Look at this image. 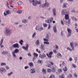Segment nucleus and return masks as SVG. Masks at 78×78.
<instances>
[{
	"label": "nucleus",
	"instance_id": "obj_1",
	"mask_svg": "<svg viewBox=\"0 0 78 78\" xmlns=\"http://www.w3.org/2000/svg\"><path fill=\"white\" fill-rule=\"evenodd\" d=\"M29 2L30 3H33V6H37V5L38 4V5H40L41 4V2L40 1H35L34 0H33L31 1V0H29Z\"/></svg>",
	"mask_w": 78,
	"mask_h": 78
},
{
	"label": "nucleus",
	"instance_id": "obj_2",
	"mask_svg": "<svg viewBox=\"0 0 78 78\" xmlns=\"http://www.w3.org/2000/svg\"><path fill=\"white\" fill-rule=\"evenodd\" d=\"M11 31L8 29H6L4 32L5 35L6 36H10L11 34Z\"/></svg>",
	"mask_w": 78,
	"mask_h": 78
},
{
	"label": "nucleus",
	"instance_id": "obj_3",
	"mask_svg": "<svg viewBox=\"0 0 78 78\" xmlns=\"http://www.w3.org/2000/svg\"><path fill=\"white\" fill-rule=\"evenodd\" d=\"M35 29L36 30H37L39 31H42V30H44L43 27H41L39 26H37L35 28Z\"/></svg>",
	"mask_w": 78,
	"mask_h": 78
},
{
	"label": "nucleus",
	"instance_id": "obj_4",
	"mask_svg": "<svg viewBox=\"0 0 78 78\" xmlns=\"http://www.w3.org/2000/svg\"><path fill=\"white\" fill-rule=\"evenodd\" d=\"M49 4H48V2H47V0L45 1V3L44 4H42L41 7L42 8H44V7H48Z\"/></svg>",
	"mask_w": 78,
	"mask_h": 78
},
{
	"label": "nucleus",
	"instance_id": "obj_5",
	"mask_svg": "<svg viewBox=\"0 0 78 78\" xmlns=\"http://www.w3.org/2000/svg\"><path fill=\"white\" fill-rule=\"evenodd\" d=\"M53 52L52 51H51L49 53V54L48 53L46 54V55L48 56V58H51L52 57V55H53Z\"/></svg>",
	"mask_w": 78,
	"mask_h": 78
},
{
	"label": "nucleus",
	"instance_id": "obj_6",
	"mask_svg": "<svg viewBox=\"0 0 78 78\" xmlns=\"http://www.w3.org/2000/svg\"><path fill=\"white\" fill-rule=\"evenodd\" d=\"M0 72L1 73L3 74V73H5L6 72V69L4 68H1L0 69Z\"/></svg>",
	"mask_w": 78,
	"mask_h": 78
},
{
	"label": "nucleus",
	"instance_id": "obj_7",
	"mask_svg": "<svg viewBox=\"0 0 78 78\" xmlns=\"http://www.w3.org/2000/svg\"><path fill=\"white\" fill-rule=\"evenodd\" d=\"M67 31H68V37H70L71 36V34L72 33V30L70 29H69V28L67 29Z\"/></svg>",
	"mask_w": 78,
	"mask_h": 78
},
{
	"label": "nucleus",
	"instance_id": "obj_8",
	"mask_svg": "<svg viewBox=\"0 0 78 78\" xmlns=\"http://www.w3.org/2000/svg\"><path fill=\"white\" fill-rule=\"evenodd\" d=\"M9 14H11V11L9 10H8L6 11V13L4 12V16H7V15H9Z\"/></svg>",
	"mask_w": 78,
	"mask_h": 78
},
{
	"label": "nucleus",
	"instance_id": "obj_9",
	"mask_svg": "<svg viewBox=\"0 0 78 78\" xmlns=\"http://www.w3.org/2000/svg\"><path fill=\"white\" fill-rule=\"evenodd\" d=\"M29 48V46H28V44L26 45V47H25V46H23L22 47V48H23L24 49V50H26V51H27V50H28Z\"/></svg>",
	"mask_w": 78,
	"mask_h": 78
},
{
	"label": "nucleus",
	"instance_id": "obj_10",
	"mask_svg": "<svg viewBox=\"0 0 78 78\" xmlns=\"http://www.w3.org/2000/svg\"><path fill=\"white\" fill-rule=\"evenodd\" d=\"M12 47H13V48H19V45L18 43H16L13 44Z\"/></svg>",
	"mask_w": 78,
	"mask_h": 78
},
{
	"label": "nucleus",
	"instance_id": "obj_11",
	"mask_svg": "<svg viewBox=\"0 0 78 78\" xmlns=\"http://www.w3.org/2000/svg\"><path fill=\"white\" fill-rule=\"evenodd\" d=\"M70 45L73 50L74 51L75 50V48H74V46H73V42H71L70 43Z\"/></svg>",
	"mask_w": 78,
	"mask_h": 78
},
{
	"label": "nucleus",
	"instance_id": "obj_12",
	"mask_svg": "<svg viewBox=\"0 0 78 78\" xmlns=\"http://www.w3.org/2000/svg\"><path fill=\"white\" fill-rule=\"evenodd\" d=\"M39 57L41 58H45L46 57V55L44 54H43L42 55L39 54Z\"/></svg>",
	"mask_w": 78,
	"mask_h": 78
},
{
	"label": "nucleus",
	"instance_id": "obj_13",
	"mask_svg": "<svg viewBox=\"0 0 78 78\" xmlns=\"http://www.w3.org/2000/svg\"><path fill=\"white\" fill-rule=\"evenodd\" d=\"M30 71H31L30 73L31 74H33V73H36V71L35 70V69L34 68H32L30 69Z\"/></svg>",
	"mask_w": 78,
	"mask_h": 78
},
{
	"label": "nucleus",
	"instance_id": "obj_14",
	"mask_svg": "<svg viewBox=\"0 0 78 78\" xmlns=\"http://www.w3.org/2000/svg\"><path fill=\"white\" fill-rule=\"evenodd\" d=\"M3 39H2L1 41L0 42V45L1 46V48H3L4 47V46L3 45H2L3 44Z\"/></svg>",
	"mask_w": 78,
	"mask_h": 78
},
{
	"label": "nucleus",
	"instance_id": "obj_15",
	"mask_svg": "<svg viewBox=\"0 0 78 78\" xmlns=\"http://www.w3.org/2000/svg\"><path fill=\"white\" fill-rule=\"evenodd\" d=\"M46 23H51L52 22V20H51L50 19H48L47 20H45Z\"/></svg>",
	"mask_w": 78,
	"mask_h": 78
},
{
	"label": "nucleus",
	"instance_id": "obj_16",
	"mask_svg": "<svg viewBox=\"0 0 78 78\" xmlns=\"http://www.w3.org/2000/svg\"><path fill=\"white\" fill-rule=\"evenodd\" d=\"M40 49H41L42 50H45V48L44 47V45L41 44V45L40 47Z\"/></svg>",
	"mask_w": 78,
	"mask_h": 78
},
{
	"label": "nucleus",
	"instance_id": "obj_17",
	"mask_svg": "<svg viewBox=\"0 0 78 78\" xmlns=\"http://www.w3.org/2000/svg\"><path fill=\"white\" fill-rule=\"evenodd\" d=\"M53 29L54 32L56 33V32L57 31V29L56 28V25H55L54 26Z\"/></svg>",
	"mask_w": 78,
	"mask_h": 78
},
{
	"label": "nucleus",
	"instance_id": "obj_18",
	"mask_svg": "<svg viewBox=\"0 0 78 78\" xmlns=\"http://www.w3.org/2000/svg\"><path fill=\"white\" fill-rule=\"evenodd\" d=\"M42 73L43 74H46L47 73V71H46V69H43L42 70Z\"/></svg>",
	"mask_w": 78,
	"mask_h": 78
},
{
	"label": "nucleus",
	"instance_id": "obj_19",
	"mask_svg": "<svg viewBox=\"0 0 78 78\" xmlns=\"http://www.w3.org/2000/svg\"><path fill=\"white\" fill-rule=\"evenodd\" d=\"M66 11V9L62 10L61 12L62 15H64L66 14V13L65 12V11Z\"/></svg>",
	"mask_w": 78,
	"mask_h": 78
},
{
	"label": "nucleus",
	"instance_id": "obj_20",
	"mask_svg": "<svg viewBox=\"0 0 78 78\" xmlns=\"http://www.w3.org/2000/svg\"><path fill=\"white\" fill-rule=\"evenodd\" d=\"M13 52L15 53H19V50L18 49L16 48L15 50Z\"/></svg>",
	"mask_w": 78,
	"mask_h": 78
},
{
	"label": "nucleus",
	"instance_id": "obj_21",
	"mask_svg": "<svg viewBox=\"0 0 78 78\" xmlns=\"http://www.w3.org/2000/svg\"><path fill=\"white\" fill-rule=\"evenodd\" d=\"M71 19H72V20H74V21H77V19H76V17L72 16L71 17Z\"/></svg>",
	"mask_w": 78,
	"mask_h": 78
},
{
	"label": "nucleus",
	"instance_id": "obj_22",
	"mask_svg": "<svg viewBox=\"0 0 78 78\" xmlns=\"http://www.w3.org/2000/svg\"><path fill=\"white\" fill-rule=\"evenodd\" d=\"M40 44V42H39V40H37L36 41V42H35V44L37 45H39Z\"/></svg>",
	"mask_w": 78,
	"mask_h": 78
},
{
	"label": "nucleus",
	"instance_id": "obj_23",
	"mask_svg": "<svg viewBox=\"0 0 78 78\" xmlns=\"http://www.w3.org/2000/svg\"><path fill=\"white\" fill-rule=\"evenodd\" d=\"M2 53V55H5L8 53V51H3Z\"/></svg>",
	"mask_w": 78,
	"mask_h": 78
},
{
	"label": "nucleus",
	"instance_id": "obj_24",
	"mask_svg": "<svg viewBox=\"0 0 78 78\" xmlns=\"http://www.w3.org/2000/svg\"><path fill=\"white\" fill-rule=\"evenodd\" d=\"M65 19L66 20H67L68 19H69V15L68 14H66L65 15Z\"/></svg>",
	"mask_w": 78,
	"mask_h": 78
},
{
	"label": "nucleus",
	"instance_id": "obj_25",
	"mask_svg": "<svg viewBox=\"0 0 78 78\" xmlns=\"http://www.w3.org/2000/svg\"><path fill=\"white\" fill-rule=\"evenodd\" d=\"M63 71H64V72H67V67L65 66V68H63Z\"/></svg>",
	"mask_w": 78,
	"mask_h": 78
},
{
	"label": "nucleus",
	"instance_id": "obj_26",
	"mask_svg": "<svg viewBox=\"0 0 78 78\" xmlns=\"http://www.w3.org/2000/svg\"><path fill=\"white\" fill-rule=\"evenodd\" d=\"M28 22V20H24L22 21V22L23 23H27Z\"/></svg>",
	"mask_w": 78,
	"mask_h": 78
},
{
	"label": "nucleus",
	"instance_id": "obj_27",
	"mask_svg": "<svg viewBox=\"0 0 78 78\" xmlns=\"http://www.w3.org/2000/svg\"><path fill=\"white\" fill-rule=\"evenodd\" d=\"M47 72L49 73H51V69H47Z\"/></svg>",
	"mask_w": 78,
	"mask_h": 78
},
{
	"label": "nucleus",
	"instance_id": "obj_28",
	"mask_svg": "<svg viewBox=\"0 0 78 78\" xmlns=\"http://www.w3.org/2000/svg\"><path fill=\"white\" fill-rule=\"evenodd\" d=\"M29 65L30 67H32V66H34L33 63L32 62H30L29 63Z\"/></svg>",
	"mask_w": 78,
	"mask_h": 78
},
{
	"label": "nucleus",
	"instance_id": "obj_29",
	"mask_svg": "<svg viewBox=\"0 0 78 78\" xmlns=\"http://www.w3.org/2000/svg\"><path fill=\"white\" fill-rule=\"evenodd\" d=\"M52 11H53V15L54 16H56V10L55 9H54Z\"/></svg>",
	"mask_w": 78,
	"mask_h": 78
},
{
	"label": "nucleus",
	"instance_id": "obj_30",
	"mask_svg": "<svg viewBox=\"0 0 78 78\" xmlns=\"http://www.w3.org/2000/svg\"><path fill=\"white\" fill-rule=\"evenodd\" d=\"M7 7L8 8H9V9H11V8H12V7H13V6L12 5H10V6H9V4H8V3L7 4Z\"/></svg>",
	"mask_w": 78,
	"mask_h": 78
},
{
	"label": "nucleus",
	"instance_id": "obj_31",
	"mask_svg": "<svg viewBox=\"0 0 78 78\" xmlns=\"http://www.w3.org/2000/svg\"><path fill=\"white\" fill-rule=\"evenodd\" d=\"M6 64L5 62H2L1 64V66H6Z\"/></svg>",
	"mask_w": 78,
	"mask_h": 78
},
{
	"label": "nucleus",
	"instance_id": "obj_32",
	"mask_svg": "<svg viewBox=\"0 0 78 78\" xmlns=\"http://www.w3.org/2000/svg\"><path fill=\"white\" fill-rule=\"evenodd\" d=\"M66 7H67V3H65L63 5V8H66Z\"/></svg>",
	"mask_w": 78,
	"mask_h": 78
},
{
	"label": "nucleus",
	"instance_id": "obj_33",
	"mask_svg": "<svg viewBox=\"0 0 78 78\" xmlns=\"http://www.w3.org/2000/svg\"><path fill=\"white\" fill-rule=\"evenodd\" d=\"M33 55L34 56L36 57V58H37V56H38V55L36 53H33Z\"/></svg>",
	"mask_w": 78,
	"mask_h": 78
},
{
	"label": "nucleus",
	"instance_id": "obj_34",
	"mask_svg": "<svg viewBox=\"0 0 78 78\" xmlns=\"http://www.w3.org/2000/svg\"><path fill=\"white\" fill-rule=\"evenodd\" d=\"M68 78H72V75L71 74H69L68 75Z\"/></svg>",
	"mask_w": 78,
	"mask_h": 78
},
{
	"label": "nucleus",
	"instance_id": "obj_35",
	"mask_svg": "<svg viewBox=\"0 0 78 78\" xmlns=\"http://www.w3.org/2000/svg\"><path fill=\"white\" fill-rule=\"evenodd\" d=\"M55 70H56V69L55 67H53L52 68V72L54 73L55 72Z\"/></svg>",
	"mask_w": 78,
	"mask_h": 78
},
{
	"label": "nucleus",
	"instance_id": "obj_36",
	"mask_svg": "<svg viewBox=\"0 0 78 78\" xmlns=\"http://www.w3.org/2000/svg\"><path fill=\"white\" fill-rule=\"evenodd\" d=\"M19 42L21 45H22V44H23V41L22 40H21Z\"/></svg>",
	"mask_w": 78,
	"mask_h": 78
},
{
	"label": "nucleus",
	"instance_id": "obj_37",
	"mask_svg": "<svg viewBox=\"0 0 78 78\" xmlns=\"http://www.w3.org/2000/svg\"><path fill=\"white\" fill-rule=\"evenodd\" d=\"M49 37L50 35L48 34H47V35L46 36V39H49Z\"/></svg>",
	"mask_w": 78,
	"mask_h": 78
},
{
	"label": "nucleus",
	"instance_id": "obj_38",
	"mask_svg": "<svg viewBox=\"0 0 78 78\" xmlns=\"http://www.w3.org/2000/svg\"><path fill=\"white\" fill-rule=\"evenodd\" d=\"M62 69H58V72L59 73H61L62 72Z\"/></svg>",
	"mask_w": 78,
	"mask_h": 78
},
{
	"label": "nucleus",
	"instance_id": "obj_39",
	"mask_svg": "<svg viewBox=\"0 0 78 78\" xmlns=\"http://www.w3.org/2000/svg\"><path fill=\"white\" fill-rule=\"evenodd\" d=\"M44 44H47V45H48L49 44V42H47V41H44Z\"/></svg>",
	"mask_w": 78,
	"mask_h": 78
},
{
	"label": "nucleus",
	"instance_id": "obj_40",
	"mask_svg": "<svg viewBox=\"0 0 78 78\" xmlns=\"http://www.w3.org/2000/svg\"><path fill=\"white\" fill-rule=\"evenodd\" d=\"M61 36H63L64 35V31H61Z\"/></svg>",
	"mask_w": 78,
	"mask_h": 78
},
{
	"label": "nucleus",
	"instance_id": "obj_41",
	"mask_svg": "<svg viewBox=\"0 0 78 78\" xmlns=\"http://www.w3.org/2000/svg\"><path fill=\"white\" fill-rule=\"evenodd\" d=\"M22 10H18L17 11V12L18 13V14H20V13H21V12H22Z\"/></svg>",
	"mask_w": 78,
	"mask_h": 78
},
{
	"label": "nucleus",
	"instance_id": "obj_42",
	"mask_svg": "<svg viewBox=\"0 0 78 78\" xmlns=\"http://www.w3.org/2000/svg\"><path fill=\"white\" fill-rule=\"evenodd\" d=\"M18 5H20L22 4V2H18Z\"/></svg>",
	"mask_w": 78,
	"mask_h": 78
},
{
	"label": "nucleus",
	"instance_id": "obj_43",
	"mask_svg": "<svg viewBox=\"0 0 78 78\" xmlns=\"http://www.w3.org/2000/svg\"><path fill=\"white\" fill-rule=\"evenodd\" d=\"M12 55L14 57H16V54H15V52H13L12 53Z\"/></svg>",
	"mask_w": 78,
	"mask_h": 78
},
{
	"label": "nucleus",
	"instance_id": "obj_44",
	"mask_svg": "<svg viewBox=\"0 0 78 78\" xmlns=\"http://www.w3.org/2000/svg\"><path fill=\"white\" fill-rule=\"evenodd\" d=\"M49 62H50V64H51V66H53V65H54V63H53L51 61H49Z\"/></svg>",
	"mask_w": 78,
	"mask_h": 78
},
{
	"label": "nucleus",
	"instance_id": "obj_45",
	"mask_svg": "<svg viewBox=\"0 0 78 78\" xmlns=\"http://www.w3.org/2000/svg\"><path fill=\"white\" fill-rule=\"evenodd\" d=\"M47 26H48V25L46 23H44L43 24V26L44 27H47Z\"/></svg>",
	"mask_w": 78,
	"mask_h": 78
},
{
	"label": "nucleus",
	"instance_id": "obj_46",
	"mask_svg": "<svg viewBox=\"0 0 78 78\" xmlns=\"http://www.w3.org/2000/svg\"><path fill=\"white\" fill-rule=\"evenodd\" d=\"M48 30H50L51 27V25H50V24L48 25Z\"/></svg>",
	"mask_w": 78,
	"mask_h": 78
},
{
	"label": "nucleus",
	"instance_id": "obj_47",
	"mask_svg": "<svg viewBox=\"0 0 78 78\" xmlns=\"http://www.w3.org/2000/svg\"><path fill=\"white\" fill-rule=\"evenodd\" d=\"M67 50H69V51H72V49H71V48H69V47H67Z\"/></svg>",
	"mask_w": 78,
	"mask_h": 78
},
{
	"label": "nucleus",
	"instance_id": "obj_48",
	"mask_svg": "<svg viewBox=\"0 0 78 78\" xmlns=\"http://www.w3.org/2000/svg\"><path fill=\"white\" fill-rule=\"evenodd\" d=\"M11 74H12V72H11L10 73L7 74V75L8 76H10Z\"/></svg>",
	"mask_w": 78,
	"mask_h": 78
},
{
	"label": "nucleus",
	"instance_id": "obj_49",
	"mask_svg": "<svg viewBox=\"0 0 78 78\" xmlns=\"http://www.w3.org/2000/svg\"><path fill=\"white\" fill-rule=\"evenodd\" d=\"M36 36V32H34L32 35V37L33 38Z\"/></svg>",
	"mask_w": 78,
	"mask_h": 78
},
{
	"label": "nucleus",
	"instance_id": "obj_50",
	"mask_svg": "<svg viewBox=\"0 0 78 78\" xmlns=\"http://www.w3.org/2000/svg\"><path fill=\"white\" fill-rule=\"evenodd\" d=\"M58 55V56H60V57H62V55H61V53H58L57 54Z\"/></svg>",
	"mask_w": 78,
	"mask_h": 78
},
{
	"label": "nucleus",
	"instance_id": "obj_51",
	"mask_svg": "<svg viewBox=\"0 0 78 78\" xmlns=\"http://www.w3.org/2000/svg\"><path fill=\"white\" fill-rule=\"evenodd\" d=\"M72 66L73 67H74V68H76V66L74 64H72Z\"/></svg>",
	"mask_w": 78,
	"mask_h": 78
},
{
	"label": "nucleus",
	"instance_id": "obj_52",
	"mask_svg": "<svg viewBox=\"0 0 78 78\" xmlns=\"http://www.w3.org/2000/svg\"><path fill=\"white\" fill-rule=\"evenodd\" d=\"M71 12H74V13H75V12H76V11H75V9H73L71 11Z\"/></svg>",
	"mask_w": 78,
	"mask_h": 78
},
{
	"label": "nucleus",
	"instance_id": "obj_53",
	"mask_svg": "<svg viewBox=\"0 0 78 78\" xmlns=\"http://www.w3.org/2000/svg\"><path fill=\"white\" fill-rule=\"evenodd\" d=\"M5 68L6 69H7V70H8L9 69V66H6Z\"/></svg>",
	"mask_w": 78,
	"mask_h": 78
},
{
	"label": "nucleus",
	"instance_id": "obj_54",
	"mask_svg": "<svg viewBox=\"0 0 78 78\" xmlns=\"http://www.w3.org/2000/svg\"><path fill=\"white\" fill-rule=\"evenodd\" d=\"M68 23L69 25H70L71 23H70V19L68 20Z\"/></svg>",
	"mask_w": 78,
	"mask_h": 78
},
{
	"label": "nucleus",
	"instance_id": "obj_55",
	"mask_svg": "<svg viewBox=\"0 0 78 78\" xmlns=\"http://www.w3.org/2000/svg\"><path fill=\"white\" fill-rule=\"evenodd\" d=\"M61 78H65L64 77V74H62V76H61Z\"/></svg>",
	"mask_w": 78,
	"mask_h": 78
},
{
	"label": "nucleus",
	"instance_id": "obj_56",
	"mask_svg": "<svg viewBox=\"0 0 78 78\" xmlns=\"http://www.w3.org/2000/svg\"><path fill=\"white\" fill-rule=\"evenodd\" d=\"M47 66L48 67H49V68H50V67H51V64L48 63V65Z\"/></svg>",
	"mask_w": 78,
	"mask_h": 78
},
{
	"label": "nucleus",
	"instance_id": "obj_57",
	"mask_svg": "<svg viewBox=\"0 0 78 78\" xmlns=\"http://www.w3.org/2000/svg\"><path fill=\"white\" fill-rule=\"evenodd\" d=\"M27 55L28 56H30H30H31V53L30 52H29V53H28L27 54Z\"/></svg>",
	"mask_w": 78,
	"mask_h": 78
},
{
	"label": "nucleus",
	"instance_id": "obj_58",
	"mask_svg": "<svg viewBox=\"0 0 78 78\" xmlns=\"http://www.w3.org/2000/svg\"><path fill=\"white\" fill-rule=\"evenodd\" d=\"M74 76L76 78L77 77V74H76V73H74Z\"/></svg>",
	"mask_w": 78,
	"mask_h": 78
},
{
	"label": "nucleus",
	"instance_id": "obj_59",
	"mask_svg": "<svg viewBox=\"0 0 78 78\" xmlns=\"http://www.w3.org/2000/svg\"><path fill=\"white\" fill-rule=\"evenodd\" d=\"M29 67H28V66H26L24 67V69H28V68Z\"/></svg>",
	"mask_w": 78,
	"mask_h": 78
},
{
	"label": "nucleus",
	"instance_id": "obj_60",
	"mask_svg": "<svg viewBox=\"0 0 78 78\" xmlns=\"http://www.w3.org/2000/svg\"><path fill=\"white\" fill-rule=\"evenodd\" d=\"M55 48L56 49H58L59 47H58V46L57 45H55Z\"/></svg>",
	"mask_w": 78,
	"mask_h": 78
},
{
	"label": "nucleus",
	"instance_id": "obj_61",
	"mask_svg": "<svg viewBox=\"0 0 78 78\" xmlns=\"http://www.w3.org/2000/svg\"><path fill=\"white\" fill-rule=\"evenodd\" d=\"M38 63H39V64H41V62H42V60H38Z\"/></svg>",
	"mask_w": 78,
	"mask_h": 78
},
{
	"label": "nucleus",
	"instance_id": "obj_62",
	"mask_svg": "<svg viewBox=\"0 0 78 78\" xmlns=\"http://www.w3.org/2000/svg\"><path fill=\"white\" fill-rule=\"evenodd\" d=\"M43 40L44 41H48V40L46 38H44Z\"/></svg>",
	"mask_w": 78,
	"mask_h": 78
},
{
	"label": "nucleus",
	"instance_id": "obj_63",
	"mask_svg": "<svg viewBox=\"0 0 78 78\" xmlns=\"http://www.w3.org/2000/svg\"><path fill=\"white\" fill-rule=\"evenodd\" d=\"M54 76V75L52 74L50 76V77L49 78H53L52 77V76Z\"/></svg>",
	"mask_w": 78,
	"mask_h": 78
},
{
	"label": "nucleus",
	"instance_id": "obj_64",
	"mask_svg": "<svg viewBox=\"0 0 78 78\" xmlns=\"http://www.w3.org/2000/svg\"><path fill=\"white\" fill-rule=\"evenodd\" d=\"M61 22L62 24L63 25H64V22H63V21L61 20Z\"/></svg>",
	"mask_w": 78,
	"mask_h": 78
}]
</instances>
